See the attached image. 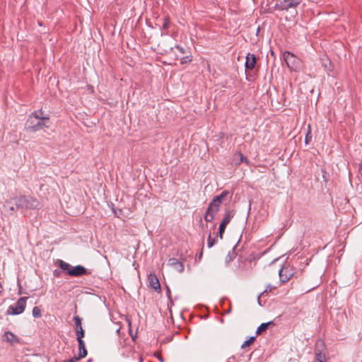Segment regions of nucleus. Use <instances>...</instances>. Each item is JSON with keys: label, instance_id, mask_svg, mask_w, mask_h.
<instances>
[{"label": "nucleus", "instance_id": "nucleus-1", "mask_svg": "<svg viewBox=\"0 0 362 362\" xmlns=\"http://www.w3.org/2000/svg\"><path fill=\"white\" fill-rule=\"evenodd\" d=\"M49 127V115H45L42 109L32 112L25 123V129L29 132H37Z\"/></svg>", "mask_w": 362, "mask_h": 362}, {"label": "nucleus", "instance_id": "nucleus-2", "mask_svg": "<svg viewBox=\"0 0 362 362\" xmlns=\"http://www.w3.org/2000/svg\"><path fill=\"white\" fill-rule=\"evenodd\" d=\"M228 194V191L224 190L221 194L214 197L204 214V219L206 222H211L214 220L215 214L219 211L223 199Z\"/></svg>", "mask_w": 362, "mask_h": 362}, {"label": "nucleus", "instance_id": "nucleus-3", "mask_svg": "<svg viewBox=\"0 0 362 362\" xmlns=\"http://www.w3.org/2000/svg\"><path fill=\"white\" fill-rule=\"evenodd\" d=\"M228 194V191L224 190L221 194L214 197L204 214V219L206 222H211L214 220L215 214L219 211L223 199Z\"/></svg>", "mask_w": 362, "mask_h": 362}, {"label": "nucleus", "instance_id": "nucleus-4", "mask_svg": "<svg viewBox=\"0 0 362 362\" xmlns=\"http://www.w3.org/2000/svg\"><path fill=\"white\" fill-rule=\"evenodd\" d=\"M59 265L63 271H65L66 274L71 276L78 277L90 274V272L82 265L71 267L69 263L62 259L59 260Z\"/></svg>", "mask_w": 362, "mask_h": 362}, {"label": "nucleus", "instance_id": "nucleus-5", "mask_svg": "<svg viewBox=\"0 0 362 362\" xmlns=\"http://www.w3.org/2000/svg\"><path fill=\"white\" fill-rule=\"evenodd\" d=\"M15 204L18 208L26 209H37L40 207L38 199L30 196H20L15 199Z\"/></svg>", "mask_w": 362, "mask_h": 362}, {"label": "nucleus", "instance_id": "nucleus-6", "mask_svg": "<svg viewBox=\"0 0 362 362\" xmlns=\"http://www.w3.org/2000/svg\"><path fill=\"white\" fill-rule=\"evenodd\" d=\"M283 57L287 66L291 70L294 71H300L302 66V62L298 57L288 51L284 52Z\"/></svg>", "mask_w": 362, "mask_h": 362}, {"label": "nucleus", "instance_id": "nucleus-7", "mask_svg": "<svg viewBox=\"0 0 362 362\" xmlns=\"http://www.w3.org/2000/svg\"><path fill=\"white\" fill-rule=\"evenodd\" d=\"M27 299L28 297L20 298L15 305H11L8 308L6 314L10 315H17L23 313L26 307Z\"/></svg>", "mask_w": 362, "mask_h": 362}, {"label": "nucleus", "instance_id": "nucleus-8", "mask_svg": "<svg viewBox=\"0 0 362 362\" xmlns=\"http://www.w3.org/2000/svg\"><path fill=\"white\" fill-rule=\"evenodd\" d=\"M281 283H286L294 275V269L290 266L284 265L279 271Z\"/></svg>", "mask_w": 362, "mask_h": 362}, {"label": "nucleus", "instance_id": "nucleus-9", "mask_svg": "<svg viewBox=\"0 0 362 362\" xmlns=\"http://www.w3.org/2000/svg\"><path fill=\"white\" fill-rule=\"evenodd\" d=\"M301 0H278L276 6L279 10H288L296 7Z\"/></svg>", "mask_w": 362, "mask_h": 362}, {"label": "nucleus", "instance_id": "nucleus-10", "mask_svg": "<svg viewBox=\"0 0 362 362\" xmlns=\"http://www.w3.org/2000/svg\"><path fill=\"white\" fill-rule=\"evenodd\" d=\"M167 264L170 267H172L175 270H176L178 272H182L185 269L182 262H181L177 258L174 257L170 258L168 261Z\"/></svg>", "mask_w": 362, "mask_h": 362}, {"label": "nucleus", "instance_id": "nucleus-11", "mask_svg": "<svg viewBox=\"0 0 362 362\" xmlns=\"http://www.w3.org/2000/svg\"><path fill=\"white\" fill-rule=\"evenodd\" d=\"M149 286L156 291H160V284L156 274H151L148 276Z\"/></svg>", "mask_w": 362, "mask_h": 362}, {"label": "nucleus", "instance_id": "nucleus-12", "mask_svg": "<svg viewBox=\"0 0 362 362\" xmlns=\"http://www.w3.org/2000/svg\"><path fill=\"white\" fill-rule=\"evenodd\" d=\"M256 57L254 54L248 53L246 56L245 68L250 70H252L256 64Z\"/></svg>", "mask_w": 362, "mask_h": 362}, {"label": "nucleus", "instance_id": "nucleus-13", "mask_svg": "<svg viewBox=\"0 0 362 362\" xmlns=\"http://www.w3.org/2000/svg\"><path fill=\"white\" fill-rule=\"evenodd\" d=\"M4 340L10 343L11 344H18L19 342L18 338L11 332H6L4 334Z\"/></svg>", "mask_w": 362, "mask_h": 362}, {"label": "nucleus", "instance_id": "nucleus-14", "mask_svg": "<svg viewBox=\"0 0 362 362\" xmlns=\"http://www.w3.org/2000/svg\"><path fill=\"white\" fill-rule=\"evenodd\" d=\"M78 358H82L86 356L87 350L85 346V342L83 340H78Z\"/></svg>", "mask_w": 362, "mask_h": 362}, {"label": "nucleus", "instance_id": "nucleus-15", "mask_svg": "<svg viewBox=\"0 0 362 362\" xmlns=\"http://www.w3.org/2000/svg\"><path fill=\"white\" fill-rule=\"evenodd\" d=\"M235 213L233 211L228 210L225 212L223 218L221 221V223H223L224 225L227 226L231 219L233 218Z\"/></svg>", "mask_w": 362, "mask_h": 362}, {"label": "nucleus", "instance_id": "nucleus-16", "mask_svg": "<svg viewBox=\"0 0 362 362\" xmlns=\"http://www.w3.org/2000/svg\"><path fill=\"white\" fill-rule=\"evenodd\" d=\"M271 325H274V322L273 321H270L269 322H266V323H262L257 329V331H256V334L257 335H259L261 334L262 333H263L264 332H265L268 328Z\"/></svg>", "mask_w": 362, "mask_h": 362}, {"label": "nucleus", "instance_id": "nucleus-17", "mask_svg": "<svg viewBox=\"0 0 362 362\" xmlns=\"http://www.w3.org/2000/svg\"><path fill=\"white\" fill-rule=\"evenodd\" d=\"M235 247H234L230 251L228 252L226 257V263L228 264L230 262L233 261L236 257V252L235 251Z\"/></svg>", "mask_w": 362, "mask_h": 362}, {"label": "nucleus", "instance_id": "nucleus-18", "mask_svg": "<svg viewBox=\"0 0 362 362\" xmlns=\"http://www.w3.org/2000/svg\"><path fill=\"white\" fill-rule=\"evenodd\" d=\"M322 66L325 67V69L327 71H332L333 66H332V63L329 59H327V58L322 59Z\"/></svg>", "mask_w": 362, "mask_h": 362}, {"label": "nucleus", "instance_id": "nucleus-19", "mask_svg": "<svg viewBox=\"0 0 362 362\" xmlns=\"http://www.w3.org/2000/svg\"><path fill=\"white\" fill-rule=\"evenodd\" d=\"M234 158H237V159L238 158L239 159V161L236 164H240V163H243V162L247 163V158L245 156H244V155L243 153H241L240 152L237 153L236 154H235Z\"/></svg>", "mask_w": 362, "mask_h": 362}, {"label": "nucleus", "instance_id": "nucleus-20", "mask_svg": "<svg viewBox=\"0 0 362 362\" xmlns=\"http://www.w3.org/2000/svg\"><path fill=\"white\" fill-rule=\"evenodd\" d=\"M179 59V57L177 56L176 59ZM180 63L182 64H187V63H189L190 62H192V57L191 55H186L185 57L180 58Z\"/></svg>", "mask_w": 362, "mask_h": 362}, {"label": "nucleus", "instance_id": "nucleus-21", "mask_svg": "<svg viewBox=\"0 0 362 362\" xmlns=\"http://www.w3.org/2000/svg\"><path fill=\"white\" fill-rule=\"evenodd\" d=\"M32 313L33 316L35 318H39L42 316L41 310L37 306L33 308Z\"/></svg>", "mask_w": 362, "mask_h": 362}, {"label": "nucleus", "instance_id": "nucleus-22", "mask_svg": "<svg viewBox=\"0 0 362 362\" xmlns=\"http://www.w3.org/2000/svg\"><path fill=\"white\" fill-rule=\"evenodd\" d=\"M255 340V337H251L248 340L245 341L241 345L242 349H245L247 346H249L251 344H252Z\"/></svg>", "mask_w": 362, "mask_h": 362}, {"label": "nucleus", "instance_id": "nucleus-23", "mask_svg": "<svg viewBox=\"0 0 362 362\" xmlns=\"http://www.w3.org/2000/svg\"><path fill=\"white\" fill-rule=\"evenodd\" d=\"M226 228V226L224 225L223 223H221V224L219 226L218 234V236L220 238V239H223V235Z\"/></svg>", "mask_w": 362, "mask_h": 362}, {"label": "nucleus", "instance_id": "nucleus-24", "mask_svg": "<svg viewBox=\"0 0 362 362\" xmlns=\"http://www.w3.org/2000/svg\"><path fill=\"white\" fill-rule=\"evenodd\" d=\"M216 238H212L211 234L209 233L207 240V245L209 247H213L216 243Z\"/></svg>", "mask_w": 362, "mask_h": 362}, {"label": "nucleus", "instance_id": "nucleus-25", "mask_svg": "<svg viewBox=\"0 0 362 362\" xmlns=\"http://www.w3.org/2000/svg\"><path fill=\"white\" fill-rule=\"evenodd\" d=\"M316 360L318 362H325L326 356L324 354L319 352L316 354Z\"/></svg>", "mask_w": 362, "mask_h": 362}, {"label": "nucleus", "instance_id": "nucleus-26", "mask_svg": "<svg viewBox=\"0 0 362 362\" xmlns=\"http://www.w3.org/2000/svg\"><path fill=\"white\" fill-rule=\"evenodd\" d=\"M169 26H170V18H169V16H167L164 18V23H163L162 28L164 30H167V29H168Z\"/></svg>", "mask_w": 362, "mask_h": 362}, {"label": "nucleus", "instance_id": "nucleus-27", "mask_svg": "<svg viewBox=\"0 0 362 362\" xmlns=\"http://www.w3.org/2000/svg\"><path fill=\"white\" fill-rule=\"evenodd\" d=\"M74 321L76 327L82 326V325H81V319L80 318L79 316L75 315L74 317Z\"/></svg>", "mask_w": 362, "mask_h": 362}, {"label": "nucleus", "instance_id": "nucleus-28", "mask_svg": "<svg viewBox=\"0 0 362 362\" xmlns=\"http://www.w3.org/2000/svg\"><path fill=\"white\" fill-rule=\"evenodd\" d=\"M311 139H312L311 132L310 129V126H308V132L305 138V144H308L311 141Z\"/></svg>", "mask_w": 362, "mask_h": 362}, {"label": "nucleus", "instance_id": "nucleus-29", "mask_svg": "<svg viewBox=\"0 0 362 362\" xmlns=\"http://www.w3.org/2000/svg\"><path fill=\"white\" fill-rule=\"evenodd\" d=\"M76 334L77 336V341L83 340V337H84V330L83 331H76Z\"/></svg>", "mask_w": 362, "mask_h": 362}, {"label": "nucleus", "instance_id": "nucleus-30", "mask_svg": "<svg viewBox=\"0 0 362 362\" xmlns=\"http://www.w3.org/2000/svg\"><path fill=\"white\" fill-rule=\"evenodd\" d=\"M175 48L177 49L181 54H186L187 53L186 49H185L184 47L180 46V45H176L175 46Z\"/></svg>", "mask_w": 362, "mask_h": 362}, {"label": "nucleus", "instance_id": "nucleus-31", "mask_svg": "<svg viewBox=\"0 0 362 362\" xmlns=\"http://www.w3.org/2000/svg\"><path fill=\"white\" fill-rule=\"evenodd\" d=\"M53 275L54 277L59 278L61 275V271L59 269H54L53 272Z\"/></svg>", "mask_w": 362, "mask_h": 362}, {"label": "nucleus", "instance_id": "nucleus-32", "mask_svg": "<svg viewBox=\"0 0 362 362\" xmlns=\"http://www.w3.org/2000/svg\"><path fill=\"white\" fill-rule=\"evenodd\" d=\"M79 358L77 357H73L69 360H65L62 362H76Z\"/></svg>", "mask_w": 362, "mask_h": 362}, {"label": "nucleus", "instance_id": "nucleus-33", "mask_svg": "<svg viewBox=\"0 0 362 362\" xmlns=\"http://www.w3.org/2000/svg\"><path fill=\"white\" fill-rule=\"evenodd\" d=\"M276 286H272V285L269 284L267 287H266V289L264 290V292H267V291H272V289L274 288H276Z\"/></svg>", "mask_w": 362, "mask_h": 362}, {"label": "nucleus", "instance_id": "nucleus-34", "mask_svg": "<svg viewBox=\"0 0 362 362\" xmlns=\"http://www.w3.org/2000/svg\"><path fill=\"white\" fill-rule=\"evenodd\" d=\"M202 255H203V252H202V251H201L199 254H197L196 255L195 259L198 260V261H200L202 257Z\"/></svg>", "mask_w": 362, "mask_h": 362}, {"label": "nucleus", "instance_id": "nucleus-35", "mask_svg": "<svg viewBox=\"0 0 362 362\" xmlns=\"http://www.w3.org/2000/svg\"><path fill=\"white\" fill-rule=\"evenodd\" d=\"M359 172H360V174H361V175L362 177V162L360 163V164H359Z\"/></svg>", "mask_w": 362, "mask_h": 362}, {"label": "nucleus", "instance_id": "nucleus-36", "mask_svg": "<svg viewBox=\"0 0 362 362\" xmlns=\"http://www.w3.org/2000/svg\"><path fill=\"white\" fill-rule=\"evenodd\" d=\"M76 331H83L82 326L76 327Z\"/></svg>", "mask_w": 362, "mask_h": 362}, {"label": "nucleus", "instance_id": "nucleus-37", "mask_svg": "<svg viewBox=\"0 0 362 362\" xmlns=\"http://www.w3.org/2000/svg\"><path fill=\"white\" fill-rule=\"evenodd\" d=\"M166 293H167V296H168V298H170V288L168 287H167V291H166Z\"/></svg>", "mask_w": 362, "mask_h": 362}, {"label": "nucleus", "instance_id": "nucleus-38", "mask_svg": "<svg viewBox=\"0 0 362 362\" xmlns=\"http://www.w3.org/2000/svg\"><path fill=\"white\" fill-rule=\"evenodd\" d=\"M230 312V309L228 310L227 313H229Z\"/></svg>", "mask_w": 362, "mask_h": 362}, {"label": "nucleus", "instance_id": "nucleus-39", "mask_svg": "<svg viewBox=\"0 0 362 362\" xmlns=\"http://www.w3.org/2000/svg\"><path fill=\"white\" fill-rule=\"evenodd\" d=\"M159 360H160V361H163L162 358H159Z\"/></svg>", "mask_w": 362, "mask_h": 362}, {"label": "nucleus", "instance_id": "nucleus-40", "mask_svg": "<svg viewBox=\"0 0 362 362\" xmlns=\"http://www.w3.org/2000/svg\"><path fill=\"white\" fill-rule=\"evenodd\" d=\"M26 362H30L29 361H27Z\"/></svg>", "mask_w": 362, "mask_h": 362}]
</instances>
